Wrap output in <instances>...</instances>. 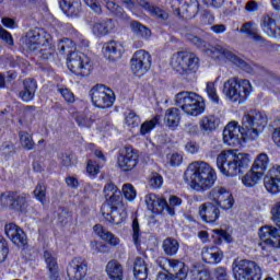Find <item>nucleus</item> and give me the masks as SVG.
Wrapping results in <instances>:
<instances>
[{"label": "nucleus", "instance_id": "obj_23", "mask_svg": "<svg viewBox=\"0 0 280 280\" xmlns=\"http://www.w3.org/2000/svg\"><path fill=\"white\" fill-rule=\"evenodd\" d=\"M38 82L36 79L27 78L23 80V89L19 92V97L22 102L30 104L36 97Z\"/></svg>", "mask_w": 280, "mask_h": 280}, {"label": "nucleus", "instance_id": "obj_58", "mask_svg": "<svg viewBox=\"0 0 280 280\" xmlns=\"http://www.w3.org/2000/svg\"><path fill=\"white\" fill-rule=\"evenodd\" d=\"M8 255H10V245L8 241L0 235V264H3L5 259H8Z\"/></svg>", "mask_w": 280, "mask_h": 280}, {"label": "nucleus", "instance_id": "obj_5", "mask_svg": "<svg viewBox=\"0 0 280 280\" xmlns=\"http://www.w3.org/2000/svg\"><path fill=\"white\" fill-rule=\"evenodd\" d=\"M32 196L28 192H20L19 190H8L0 195V206L14 213L25 215L30 211V200Z\"/></svg>", "mask_w": 280, "mask_h": 280}, {"label": "nucleus", "instance_id": "obj_62", "mask_svg": "<svg viewBox=\"0 0 280 280\" xmlns=\"http://www.w3.org/2000/svg\"><path fill=\"white\" fill-rule=\"evenodd\" d=\"M33 194H34L36 200H38V202H42V205L45 202V200L47 198V189L40 183H38L36 185Z\"/></svg>", "mask_w": 280, "mask_h": 280}, {"label": "nucleus", "instance_id": "obj_36", "mask_svg": "<svg viewBox=\"0 0 280 280\" xmlns=\"http://www.w3.org/2000/svg\"><path fill=\"white\" fill-rule=\"evenodd\" d=\"M232 272L235 280H246V259H234Z\"/></svg>", "mask_w": 280, "mask_h": 280}, {"label": "nucleus", "instance_id": "obj_11", "mask_svg": "<svg viewBox=\"0 0 280 280\" xmlns=\"http://www.w3.org/2000/svg\"><path fill=\"white\" fill-rule=\"evenodd\" d=\"M208 198L218 206V209H222V211H231L235 205V198H233V194H231L222 186L212 188L208 192Z\"/></svg>", "mask_w": 280, "mask_h": 280}, {"label": "nucleus", "instance_id": "obj_52", "mask_svg": "<svg viewBox=\"0 0 280 280\" xmlns=\"http://www.w3.org/2000/svg\"><path fill=\"white\" fill-rule=\"evenodd\" d=\"M14 154H16V149L12 143L4 142L0 145V156H3L5 161H10Z\"/></svg>", "mask_w": 280, "mask_h": 280}, {"label": "nucleus", "instance_id": "obj_22", "mask_svg": "<svg viewBox=\"0 0 280 280\" xmlns=\"http://www.w3.org/2000/svg\"><path fill=\"white\" fill-rule=\"evenodd\" d=\"M44 261L46 264V270L49 280L60 279V266L58 265V258L54 256V253L49 249L44 250Z\"/></svg>", "mask_w": 280, "mask_h": 280}, {"label": "nucleus", "instance_id": "obj_14", "mask_svg": "<svg viewBox=\"0 0 280 280\" xmlns=\"http://www.w3.org/2000/svg\"><path fill=\"white\" fill-rule=\"evenodd\" d=\"M49 40H51V34L45 28H35L27 33L26 45L30 51H36L38 47L49 45Z\"/></svg>", "mask_w": 280, "mask_h": 280}, {"label": "nucleus", "instance_id": "obj_37", "mask_svg": "<svg viewBox=\"0 0 280 280\" xmlns=\"http://www.w3.org/2000/svg\"><path fill=\"white\" fill-rule=\"evenodd\" d=\"M75 122L80 128H91L95 124V119L86 112H72Z\"/></svg>", "mask_w": 280, "mask_h": 280}, {"label": "nucleus", "instance_id": "obj_44", "mask_svg": "<svg viewBox=\"0 0 280 280\" xmlns=\"http://www.w3.org/2000/svg\"><path fill=\"white\" fill-rule=\"evenodd\" d=\"M213 233L217 235L213 241L217 246H220L222 242H225L226 244L233 243V236L226 230L217 229L213 230Z\"/></svg>", "mask_w": 280, "mask_h": 280}, {"label": "nucleus", "instance_id": "obj_25", "mask_svg": "<svg viewBox=\"0 0 280 280\" xmlns=\"http://www.w3.org/2000/svg\"><path fill=\"white\" fill-rule=\"evenodd\" d=\"M180 109L177 107H171L165 110L164 124L168 130H177L180 126Z\"/></svg>", "mask_w": 280, "mask_h": 280}, {"label": "nucleus", "instance_id": "obj_17", "mask_svg": "<svg viewBox=\"0 0 280 280\" xmlns=\"http://www.w3.org/2000/svg\"><path fill=\"white\" fill-rule=\"evenodd\" d=\"M89 272V262L82 257H74L68 265L67 275L70 280H83Z\"/></svg>", "mask_w": 280, "mask_h": 280}, {"label": "nucleus", "instance_id": "obj_53", "mask_svg": "<svg viewBox=\"0 0 280 280\" xmlns=\"http://www.w3.org/2000/svg\"><path fill=\"white\" fill-rule=\"evenodd\" d=\"M191 280H213V278H211V271L209 269L201 268L191 270Z\"/></svg>", "mask_w": 280, "mask_h": 280}, {"label": "nucleus", "instance_id": "obj_34", "mask_svg": "<svg viewBox=\"0 0 280 280\" xmlns=\"http://www.w3.org/2000/svg\"><path fill=\"white\" fill-rule=\"evenodd\" d=\"M179 248L180 243H178V240L172 236L166 237L162 243V249L166 257H174L175 255L178 254Z\"/></svg>", "mask_w": 280, "mask_h": 280}, {"label": "nucleus", "instance_id": "obj_55", "mask_svg": "<svg viewBox=\"0 0 280 280\" xmlns=\"http://www.w3.org/2000/svg\"><path fill=\"white\" fill-rule=\"evenodd\" d=\"M101 170H102V165L100 162H97V160H88L86 173L89 174V176H91L92 178H95V176L100 174Z\"/></svg>", "mask_w": 280, "mask_h": 280}, {"label": "nucleus", "instance_id": "obj_27", "mask_svg": "<svg viewBox=\"0 0 280 280\" xmlns=\"http://www.w3.org/2000/svg\"><path fill=\"white\" fill-rule=\"evenodd\" d=\"M93 231L95 233V235H97V237H100V240H103V242H106L109 244V246H119L120 244V240L119 237L115 236V234H113V232L106 231V229L104 228V225L97 223L93 226Z\"/></svg>", "mask_w": 280, "mask_h": 280}, {"label": "nucleus", "instance_id": "obj_10", "mask_svg": "<svg viewBox=\"0 0 280 280\" xmlns=\"http://www.w3.org/2000/svg\"><path fill=\"white\" fill-rule=\"evenodd\" d=\"M152 68V56L145 50H137L130 59V69L137 78H143Z\"/></svg>", "mask_w": 280, "mask_h": 280}, {"label": "nucleus", "instance_id": "obj_20", "mask_svg": "<svg viewBox=\"0 0 280 280\" xmlns=\"http://www.w3.org/2000/svg\"><path fill=\"white\" fill-rule=\"evenodd\" d=\"M264 187L269 194L280 192V166L271 167L264 177Z\"/></svg>", "mask_w": 280, "mask_h": 280}, {"label": "nucleus", "instance_id": "obj_15", "mask_svg": "<svg viewBox=\"0 0 280 280\" xmlns=\"http://www.w3.org/2000/svg\"><path fill=\"white\" fill-rule=\"evenodd\" d=\"M102 54L105 60H108L109 62H117V60H121V58H124L126 48L121 42L109 40L103 44Z\"/></svg>", "mask_w": 280, "mask_h": 280}, {"label": "nucleus", "instance_id": "obj_28", "mask_svg": "<svg viewBox=\"0 0 280 280\" xmlns=\"http://www.w3.org/2000/svg\"><path fill=\"white\" fill-rule=\"evenodd\" d=\"M199 96L196 92H179L175 95V104L185 113Z\"/></svg>", "mask_w": 280, "mask_h": 280}, {"label": "nucleus", "instance_id": "obj_12", "mask_svg": "<svg viewBox=\"0 0 280 280\" xmlns=\"http://www.w3.org/2000/svg\"><path fill=\"white\" fill-rule=\"evenodd\" d=\"M117 163L121 172H132L139 165V151L132 145L125 147L119 151Z\"/></svg>", "mask_w": 280, "mask_h": 280}, {"label": "nucleus", "instance_id": "obj_38", "mask_svg": "<svg viewBox=\"0 0 280 280\" xmlns=\"http://www.w3.org/2000/svg\"><path fill=\"white\" fill-rule=\"evenodd\" d=\"M143 8L144 10H147V12H149V14H151V16H153L154 19H158V21H167V19H170V14H167L165 10L150 2H145L143 4Z\"/></svg>", "mask_w": 280, "mask_h": 280}, {"label": "nucleus", "instance_id": "obj_54", "mask_svg": "<svg viewBox=\"0 0 280 280\" xmlns=\"http://www.w3.org/2000/svg\"><path fill=\"white\" fill-rule=\"evenodd\" d=\"M57 93L61 95L66 104H75V94H73L69 88L58 86Z\"/></svg>", "mask_w": 280, "mask_h": 280}, {"label": "nucleus", "instance_id": "obj_47", "mask_svg": "<svg viewBox=\"0 0 280 280\" xmlns=\"http://www.w3.org/2000/svg\"><path fill=\"white\" fill-rule=\"evenodd\" d=\"M124 196L125 200L132 202L137 198V188L132 184H124L120 190V197Z\"/></svg>", "mask_w": 280, "mask_h": 280}, {"label": "nucleus", "instance_id": "obj_4", "mask_svg": "<svg viewBox=\"0 0 280 280\" xmlns=\"http://www.w3.org/2000/svg\"><path fill=\"white\" fill-rule=\"evenodd\" d=\"M171 65L179 75H191L200 69V58L196 52L179 50L173 55Z\"/></svg>", "mask_w": 280, "mask_h": 280}, {"label": "nucleus", "instance_id": "obj_16", "mask_svg": "<svg viewBox=\"0 0 280 280\" xmlns=\"http://www.w3.org/2000/svg\"><path fill=\"white\" fill-rule=\"evenodd\" d=\"M178 8L175 9V14L179 19L189 20L196 19L200 12V2L198 0H177Z\"/></svg>", "mask_w": 280, "mask_h": 280}, {"label": "nucleus", "instance_id": "obj_21", "mask_svg": "<svg viewBox=\"0 0 280 280\" xmlns=\"http://www.w3.org/2000/svg\"><path fill=\"white\" fill-rule=\"evenodd\" d=\"M247 124L252 127L247 129V139L255 141V139L259 137V128H261V126H266V117H264L261 113H256L255 115L248 114Z\"/></svg>", "mask_w": 280, "mask_h": 280}, {"label": "nucleus", "instance_id": "obj_26", "mask_svg": "<svg viewBox=\"0 0 280 280\" xmlns=\"http://www.w3.org/2000/svg\"><path fill=\"white\" fill-rule=\"evenodd\" d=\"M145 205L153 213H163L167 207V200L156 194H149L145 196Z\"/></svg>", "mask_w": 280, "mask_h": 280}, {"label": "nucleus", "instance_id": "obj_24", "mask_svg": "<svg viewBox=\"0 0 280 280\" xmlns=\"http://www.w3.org/2000/svg\"><path fill=\"white\" fill-rule=\"evenodd\" d=\"M224 258V252L215 246H206L201 250V259L203 264L215 265L220 264Z\"/></svg>", "mask_w": 280, "mask_h": 280}, {"label": "nucleus", "instance_id": "obj_63", "mask_svg": "<svg viewBox=\"0 0 280 280\" xmlns=\"http://www.w3.org/2000/svg\"><path fill=\"white\" fill-rule=\"evenodd\" d=\"M91 248L96 254L101 253L102 255H106V253H110V248L108 247V245H106L100 241L91 242Z\"/></svg>", "mask_w": 280, "mask_h": 280}, {"label": "nucleus", "instance_id": "obj_3", "mask_svg": "<svg viewBox=\"0 0 280 280\" xmlns=\"http://www.w3.org/2000/svg\"><path fill=\"white\" fill-rule=\"evenodd\" d=\"M237 150H224L217 155V167L226 178H235L243 174L246 153H237Z\"/></svg>", "mask_w": 280, "mask_h": 280}, {"label": "nucleus", "instance_id": "obj_7", "mask_svg": "<svg viewBox=\"0 0 280 280\" xmlns=\"http://www.w3.org/2000/svg\"><path fill=\"white\" fill-rule=\"evenodd\" d=\"M90 95L95 108H112L113 104H115V92L104 84L94 85L90 91Z\"/></svg>", "mask_w": 280, "mask_h": 280}, {"label": "nucleus", "instance_id": "obj_33", "mask_svg": "<svg viewBox=\"0 0 280 280\" xmlns=\"http://www.w3.org/2000/svg\"><path fill=\"white\" fill-rule=\"evenodd\" d=\"M150 269L148 268V262L141 256H138L133 260V276L137 280H148V273Z\"/></svg>", "mask_w": 280, "mask_h": 280}, {"label": "nucleus", "instance_id": "obj_18", "mask_svg": "<svg viewBox=\"0 0 280 280\" xmlns=\"http://www.w3.org/2000/svg\"><path fill=\"white\" fill-rule=\"evenodd\" d=\"M260 27L270 38H280V15L265 14L261 18Z\"/></svg>", "mask_w": 280, "mask_h": 280}, {"label": "nucleus", "instance_id": "obj_48", "mask_svg": "<svg viewBox=\"0 0 280 280\" xmlns=\"http://www.w3.org/2000/svg\"><path fill=\"white\" fill-rule=\"evenodd\" d=\"M246 32H247L248 38H250L255 43H258L259 45H261V43H264V37H261L257 31V24H255L253 22L247 23Z\"/></svg>", "mask_w": 280, "mask_h": 280}, {"label": "nucleus", "instance_id": "obj_1", "mask_svg": "<svg viewBox=\"0 0 280 280\" xmlns=\"http://www.w3.org/2000/svg\"><path fill=\"white\" fill-rule=\"evenodd\" d=\"M105 201L101 206L103 220L108 224L119 225L126 221L127 212L124 210L121 190L115 183L108 182L103 188Z\"/></svg>", "mask_w": 280, "mask_h": 280}, {"label": "nucleus", "instance_id": "obj_9", "mask_svg": "<svg viewBox=\"0 0 280 280\" xmlns=\"http://www.w3.org/2000/svg\"><path fill=\"white\" fill-rule=\"evenodd\" d=\"M246 79L231 78L223 84V93L231 102L244 104L246 102V86L242 85Z\"/></svg>", "mask_w": 280, "mask_h": 280}, {"label": "nucleus", "instance_id": "obj_2", "mask_svg": "<svg viewBox=\"0 0 280 280\" xmlns=\"http://www.w3.org/2000/svg\"><path fill=\"white\" fill-rule=\"evenodd\" d=\"M185 178L195 191H209L218 180V173L211 164L205 161H195L188 165Z\"/></svg>", "mask_w": 280, "mask_h": 280}, {"label": "nucleus", "instance_id": "obj_64", "mask_svg": "<svg viewBox=\"0 0 280 280\" xmlns=\"http://www.w3.org/2000/svg\"><path fill=\"white\" fill-rule=\"evenodd\" d=\"M20 229H21V226L16 225V223H7L4 225V234L12 242V240L18 234Z\"/></svg>", "mask_w": 280, "mask_h": 280}, {"label": "nucleus", "instance_id": "obj_60", "mask_svg": "<svg viewBox=\"0 0 280 280\" xmlns=\"http://www.w3.org/2000/svg\"><path fill=\"white\" fill-rule=\"evenodd\" d=\"M160 279L162 280H186L187 279V272L185 270L179 269L175 276L172 273H160L159 275Z\"/></svg>", "mask_w": 280, "mask_h": 280}, {"label": "nucleus", "instance_id": "obj_41", "mask_svg": "<svg viewBox=\"0 0 280 280\" xmlns=\"http://www.w3.org/2000/svg\"><path fill=\"white\" fill-rule=\"evenodd\" d=\"M161 124V116L155 115L153 116L152 119L145 120L141 126H140V135L141 137H145V135H150L154 128H156Z\"/></svg>", "mask_w": 280, "mask_h": 280}, {"label": "nucleus", "instance_id": "obj_61", "mask_svg": "<svg viewBox=\"0 0 280 280\" xmlns=\"http://www.w3.org/2000/svg\"><path fill=\"white\" fill-rule=\"evenodd\" d=\"M206 93H207L209 100H211V102H215L217 104H218V102H220V97L218 96V90L215 89L214 82L207 83Z\"/></svg>", "mask_w": 280, "mask_h": 280}, {"label": "nucleus", "instance_id": "obj_49", "mask_svg": "<svg viewBox=\"0 0 280 280\" xmlns=\"http://www.w3.org/2000/svg\"><path fill=\"white\" fill-rule=\"evenodd\" d=\"M270 163V160H268V154L266 153H260L255 162L254 165L252 166L254 170L260 171V172H266L268 170V164Z\"/></svg>", "mask_w": 280, "mask_h": 280}, {"label": "nucleus", "instance_id": "obj_29", "mask_svg": "<svg viewBox=\"0 0 280 280\" xmlns=\"http://www.w3.org/2000/svg\"><path fill=\"white\" fill-rule=\"evenodd\" d=\"M115 30V24L113 19H106L101 22H95L92 26V32L94 36L102 38L103 36H108L109 33Z\"/></svg>", "mask_w": 280, "mask_h": 280}, {"label": "nucleus", "instance_id": "obj_31", "mask_svg": "<svg viewBox=\"0 0 280 280\" xmlns=\"http://www.w3.org/2000/svg\"><path fill=\"white\" fill-rule=\"evenodd\" d=\"M199 126L203 135H209L214 132V130H218L220 126V118H218L215 115L203 116L199 121Z\"/></svg>", "mask_w": 280, "mask_h": 280}, {"label": "nucleus", "instance_id": "obj_45", "mask_svg": "<svg viewBox=\"0 0 280 280\" xmlns=\"http://www.w3.org/2000/svg\"><path fill=\"white\" fill-rule=\"evenodd\" d=\"M105 8L110 12V14H114V16H117L118 19H128V14L124 11V8L114 1H107Z\"/></svg>", "mask_w": 280, "mask_h": 280}, {"label": "nucleus", "instance_id": "obj_43", "mask_svg": "<svg viewBox=\"0 0 280 280\" xmlns=\"http://www.w3.org/2000/svg\"><path fill=\"white\" fill-rule=\"evenodd\" d=\"M131 229H132L131 237H132L133 245L139 250V248H141L142 232H141V225H139V219L138 218H135L132 220Z\"/></svg>", "mask_w": 280, "mask_h": 280}, {"label": "nucleus", "instance_id": "obj_57", "mask_svg": "<svg viewBox=\"0 0 280 280\" xmlns=\"http://www.w3.org/2000/svg\"><path fill=\"white\" fill-rule=\"evenodd\" d=\"M125 121L129 128H139V125L141 124V117H139L135 110H130L125 117Z\"/></svg>", "mask_w": 280, "mask_h": 280}, {"label": "nucleus", "instance_id": "obj_56", "mask_svg": "<svg viewBox=\"0 0 280 280\" xmlns=\"http://www.w3.org/2000/svg\"><path fill=\"white\" fill-rule=\"evenodd\" d=\"M199 23L202 27L212 25L215 23V15H213V13H211L209 10H203L200 14Z\"/></svg>", "mask_w": 280, "mask_h": 280}, {"label": "nucleus", "instance_id": "obj_8", "mask_svg": "<svg viewBox=\"0 0 280 280\" xmlns=\"http://www.w3.org/2000/svg\"><path fill=\"white\" fill-rule=\"evenodd\" d=\"M240 122L232 120L223 129V143L230 148H241L242 143H246V132Z\"/></svg>", "mask_w": 280, "mask_h": 280}, {"label": "nucleus", "instance_id": "obj_35", "mask_svg": "<svg viewBox=\"0 0 280 280\" xmlns=\"http://www.w3.org/2000/svg\"><path fill=\"white\" fill-rule=\"evenodd\" d=\"M217 54L222 56V58H225V60H229V62H232L235 67H240L241 69L242 67H246V61L244 59L237 57V55L226 48H217Z\"/></svg>", "mask_w": 280, "mask_h": 280}, {"label": "nucleus", "instance_id": "obj_39", "mask_svg": "<svg viewBox=\"0 0 280 280\" xmlns=\"http://www.w3.org/2000/svg\"><path fill=\"white\" fill-rule=\"evenodd\" d=\"M205 108H207V105L205 104V101H202V97L198 96L194 103L188 107L186 112H184L186 115H190V117H198L205 113Z\"/></svg>", "mask_w": 280, "mask_h": 280}, {"label": "nucleus", "instance_id": "obj_32", "mask_svg": "<svg viewBox=\"0 0 280 280\" xmlns=\"http://www.w3.org/2000/svg\"><path fill=\"white\" fill-rule=\"evenodd\" d=\"M106 273L110 280H124V266L117 259H112L106 265Z\"/></svg>", "mask_w": 280, "mask_h": 280}, {"label": "nucleus", "instance_id": "obj_59", "mask_svg": "<svg viewBox=\"0 0 280 280\" xmlns=\"http://www.w3.org/2000/svg\"><path fill=\"white\" fill-rule=\"evenodd\" d=\"M11 242L15 246H25L27 244V235L25 234V231H23V229L20 228L16 234L11 240Z\"/></svg>", "mask_w": 280, "mask_h": 280}, {"label": "nucleus", "instance_id": "obj_30", "mask_svg": "<svg viewBox=\"0 0 280 280\" xmlns=\"http://www.w3.org/2000/svg\"><path fill=\"white\" fill-rule=\"evenodd\" d=\"M60 8L67 16H80L82 12V2L80 0H62Z\"/></svg>", "mask_w": 280, "mask_h": 280}, {"label": "nucleus", "instance_id": "obj_42", "mask_svg": "<svg viewBox=\"0 0 280 280\" xmlns=\"http://www.w3.org/2000/svg\"><path fill=\"white\" fill-rule=\"evenodd\" d=\"M246 280H261V268L255 261H247Z\"/></svg>", "mask_w": 280, "mask_h": 280}, {"label": "nucleus", "instance_id": "obj_51", "mask_svg": "<svg viewBox=\"0 0 280 280\" xmlns=\"http://www.w3.org/2000/svg\"><path fill=\"white\" fill-rule=\"evenodd\" d=\"M262 177H264L262 171H257L252 167L246 182L247 187H255V185L261 182Z\"/></svg>", "mask_w": 280, "mask_h": 280}, {"label": "nucleus", "instance_id": "obj_46", "mask_svg": "<svg viewBox=\"0 0 280 280\" xmlns=\"http://www.w3.org/2000/svg\"><path fill=\"white\" fill-rule=\"evenodd\" d=\"M59 43V50L61 51V54H66L67 56H69V51H72V54L78 52L77 44L71 38L66 37L63 39H60Z\"/></svg>", "mask_w": 280, "mask_h": 280}, {"label": "nucleus", "instance_id": "obj_13", "mask_svg": "<svg viewBox=\"0 0 280 280\" xmlns=\"http://www.w3.org/2000/svg\"><path fill=\"white\" fill-rule=\"evenodd\" d=\"M258 235L260 237V246L262 250L269 248H280V231L272 225L260 228Z\"/></svg>", "mask_w": 280, "mask_h": 280}, {"label": "nucleus", "instance_id": "obj_40", "mask_svg": "<svg viewBox=\"0 0 280 280\" xmlns=\"http://www.w3.org/2000/svg\"><path fill=\"white\" fill-rule=\"evenodd\" d=\"M130 27L131 32L139 38H149L150 34H152V31H150L148 26L142 25L139 21H131Z\"/></svg>", "mask_w": 280, "mask_h": 280}, {"label": "nucleus", "instance_id": "obj_19", "mask_svg": "<svg viewBox=\"0 0 280 280\" xmlns=\"http://www.w3.org/2000/svg\"><path fill=\"white\" fill-rule=\"evenodd\" d=\"M198 214L206 224H215L220 220V208L217 203L207 201L199 206Z\"/></svg>", "mask_w": 280, "mask_h": 280}, {"label": "nucleus", "instance_id": "obj_50", "mask_svg": "<svg viewBox=\"0 0 280 280\" xmlns=\"http://www.w3.org/2000/svg\"><path fill=\"white\" fill-rule=\"evenodd\" d=\"M20 143L23 145L25 150H34V139L32 135L27 131H19Z\"/></svg>", "mask_w": 280, "mask_h": 280}, {"label": "nucleus", "instance_id": "obj_6", "mask_svg": "<svg viewBox=\"0 0 280 280\" xmlns=\"http://www.w3.org/2000/svg\"><path fill=\"white\" fill-rule=\"evenodd\" d=\"M67 67L73 75H78L79 78L91 75V59L84 52H73L70 50L67 58Z\"/></svg>", "mask_w": 280, "mask_h": 280}]
</instances>
